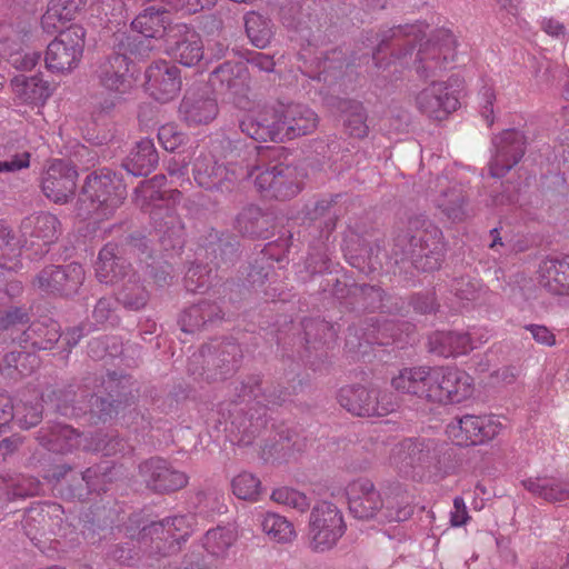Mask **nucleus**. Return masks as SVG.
Here are the masks:
<instances>
[{
  "instance_id": "nucleus-1",
  "label": "nucleus",
  "mask_w": 569,
  "mask_h": 569,
  "mask_svg": "<svg viewBox=\"0 0 569 569\" xmlns=\"http://www.w3.org/2000/svg\"><path fill=\"white\" fill-rule=\"evenodd\" d=\"M317 114L303 104H289L281 111L253 110L240 120L241 131L257 141H283L308 134L317 127Z\"/></svg>"
},
{
  "instance_id": "nucleus-2",
  "label": "nucleus",
  "mask_w": 569,
  "mask_h": 569,
  "mask_svg": "<svg viewBox=\"0 0 569 569\" xmlns=\"http://www.w3.org/2000/svg\"><path fill=\"white\" fill-rule=\"evenodd\" d=\"M425 24L409 26L405 28L406 43L421 42L426 36ZM456 57V38L448 29H438L432 38L420 43L415 56L417 72L423 77H432L451 68Z\"/></svg>"
},
{
  "instance_id": "nucleus-3",
  "label": "nucleus",
  "mask_w": 569,
  "mask_h": 569,
  "mask_svg": "<svg viewBox=\"0 0 569 569\" xmlns=\"http://www.w3.org/2000/svg\"><path fill=\"white\" fill-rule=\"evenodd\" d=\"M126 196V188L120 178L108 169L88 176L81 201L90 202L88 212L93 219L107 218L118 208Z\"/></svg>"
},
{
  "instance_id": "nucleus-4",
  "label": "nucleus",
  "mask_w": 569,
  "mask_h": 569,
  "mask_svg": "<svg viewBox=\"0 0 569 569\" xmlns=\"http://www.w3.org/2000/svg\"><path fill=\"white\" fill-rule=\"evenodd\" d=\"M428 386L427 399L439 403H458L473 393L471 376L456 368H430Z\"/></svg>"
},
{
  "instance_id": "nucleus-5",
  "label": "nucleus",
  "mask_w": 569,
  "mask_h": 569,
  "mask_svg": "<svg viewBox=\"0 0 569 569\" xmlns=\"http://www.w3.org/2000/svg\"><path fill=\"white\" fill-rule=\"evenodd\" d=\"M345 532L341 511L331 502H318L309 518V538L312 549L326 551L331 549Z\"/></svg>"
},
{
  "instance_id": "nucleus-6",
  "label": "nucleus",
  "mask_w": 569,
  "mask_h": 569,
  "mask_svg": "<svg viewBox=\"0 0 569 569\" xmlns=\"http://www.w3.org/2000/svg\"><path fill=\"white\" fill-rule=\"evenodd\" d=\"M83 29L71 26L60 31L58 37L48 44L44 61L53 72H69L78 66L83 51Z\"/></svg>"
},
{
  "instance_id": "nucleus-7",
  "label": "nucleus",
  "mask_w": 569,
  "mask_h": 569,
  "mask_svg": "<svg viewBox=\"0 0 569 569\" xmlns=\"http://www.w3.org/2000/svg\"><path fill=\"white\" fill-rule=\"evenodd\" d=\"M377 390L365 387H345L339 392V402L349 412L356 416L373 417L385 416L395 410V403L386 400Z\"/></svg>"
},
{
  "instance_id": "nucleus-8",
  "label": "nucleus",
  "mask_w": 569,
  "mask_h": 569,
  "mask_svg": "<svg viewBox=\"0 0 569 569\" xmlns=\"http://www.w3.org/2000/svg\"><path fill=\"white\" fill-rule=\"evenodd\" d=\"M417 109L437 120L446 118L459 107L455 90L443 81H432L415 96Z\"/></svg>"
},
{
  "instance_id": "nucleus-9",
  "label": "nucleus",
  "mask_w": 569,
  "mask_h": 569,
  "mask_svg": "<svg viewBox=\"0 0 569 569\" xmlns=\"http://www.w3.org/2000/svg\"><path fill=\"white\" fill-rule=\"evenodd\" d=\"M166 52L183 66L197 64L203 57L200 36L187 24L170 26L164 38Z\"/></svg>"
},
{
  "instance_id": "nucleus-10",
  "label": "nucleus",
  "mask_w": 569,
  "mask_h": 569,
  "mask_svg": "<svg viewBox=\"0 0 569 569\" xmlns=\"http://www.w3.org/2000/svg\"><path fill=\"white\" fill-rule=\"evenodd\" d=\"M350 512L359 519L378 518L382 520L385 497L376 489L369 479H358L346 488Z\"/></svg>"
},
{
  "instance_id": "nucleus-11",
  "label": "nucleus",
  "mask_w": 569,
  "mask_h": 569,
  "mask_svg": "<svg viewBox=\"0 0 569 569\" xmlns=\"http://www.w3.org/2000/svg\"><path fill=\"white\" fill-rule=\"evenodd\" d=\"M78 172L63 160H53L43 173L41 188L44 196L56 202H68L76 192Z\"/></svg>"
},
{
  "instance_id": "nucleus-12",
  "label": "nucleus",
  "mask_w": 569,
  "mask_h": 569,
  "mask_svg": "<svg viewBox=\"0 0 569 569\" xmlns=\"http://www.w3.org/2000/svg\"><path fill=\"white\" fill-rule=\"evenodd\" d=\"M526 139L519 130H506L493 139L495 151L489 161L491 177H503L525 152Z\"/></svg>"
},
{
  "instance_id": "nucleus-13",
  "label": "nucleus",
  "mask_w": 569,
  "mask_h": 569,
  "mask_svg": "<svg viewBox=\"0 0 569 569\" xmlns=\"http://www.w3.org/2000/svg\"><path fill=\"white\" fill-rule=\"evenodd\" d=\"M144 86L156 100L168 102L180 92V71L178 67L166 60L156 61L146 70Z\"/></svg>"
},
{
  "instance_id": "nucleus-14",
  "label": "nucleus",
  "mask_w": 569,
  "mask_h": 569,
  "mask_svg": "<svg viewBox=\"0 0 569 569\" xmlns=\"http://www.w3.org/2000/svg\"><path fill=\"white\" fill-rule=\"evenodd\" d=\"M133 73L127 57L121 53L101 62L97 70L101 86L116 94H123L133 87Z\"/></svg>"
},
{
  "instance_id": "nucleus-15",
  "label": "nucleus",
  "mask_w": 569,
  "mask_h": 569,
  "mask_svg": "<svg viewBox=\"0 0 569 569\" xmlns=\"http://www.w3.org/2000/svg\"><path fill=\"white\" fill-rule=\"evenodd\" d=\"M59 221L51 213L31 216L21 223L22 247H38L37 252L43 253L44 247L53 242L58 236Z\"/></svg>"
},
{
  "instance_id": "nucleus-16",
  "label": "nucleus",
  "mask_w": 569,
  "mask_h": 569,
  "mask_svg": "<svg viewBox=\"0 0 569 569\" xmlns=\"http://www.w3.org/2000/svg\"><path fill=\"white\" fill-rule=\"evenodd\" d=\"M140 472L147 485L156 491H173L187 485V476L170 469L162 459H151L140 466Z\"/></svg>"
},
{
  "instance_id": "nucleus-17",
  "label": "nucleus",
  "mask_w": 569,
  "mask_h": 569,
  "mask_svg": "<svg viewBox=\"0 0 569 569\" xmlns=\"http://www.w3.org/2000/svg\"><path fill=\"white\" fill-rule=\"evenodd\" d=\"M538 281L552 295L569 296V256L542 260L539 264Z\"/></svg>"
},
{
  "instance_id": "nucleus-18",
  "label": "nucleus",
  "mask_w": 569,
  "mask_h": 569,
  "mask_svg": "<svg viewBox=\"0 0 569 569\" xmlns=\"http://www.w3.org/2000/svg\"><path fill=\"white\" fill-rule=\"evenodd\" d=\"M292 173L289 167H273L257 174L254 183L260 191H268L278 199H288L300 191L299 183L291 179Z\"/></svg>"
},
{
  "instance_id": "nucleus-19",
  "label": "nucleus",
  "mask_w": 569,
  "mask_h": 569,
  "mask_svg": "<svg viewBox=\"0 0 569 569\" xmlns=\"http://www.w3.org/2000/svg\"><path fill=\"white\" fill-rule=\"evenodd\" d=\"M395 455L406 466L427 467L438 461V447L430 439H407L399 443Z\"/></svg>"
},
{
  "instance_id": "nucleus-20",
  "label": "nucleus",
  "mask_w": 569,
  "mask_h": 569,
  "mask_svg": "<svg viewBox=\"0 0 569 569\" xmlns=\"http://www.w3.org/2000/svg\"><path fill=\"white\" fill-rule=\"evenodd\" d=\"M16 99L23 104L41 107L51 96V89L47 81L38 76H17L11 81Z\"/></svg>"
},
{
  "instance_id": "nucleus-21",
  "label": "nucleus",
  "mask_w": 569,
  "mask_h": 569,
  "mask_svg": "<svg viewBox=\"0 0 569 569\" xmlns=\"http://www.w3.org/2000/svg\"><path fill=\"white\" fill-rule=\"evenodd\" d=\"M430 367L405 368L391 379L392 387L401 393L427 399Z\"/></svg>"
},
{
  "instance_id": "nucleus-22",
  "label": "nucleus",
  "mask_w": 569,
  "mask_h": 569,
  "mask_svg": "<svg viewBox=\"0 0 569 569\" xmlns=\"http://www.w3.org/2000/svg\"><path fill=\"white\" fill-rule=\"evenodd\" d=\"M413 512L412 497L400 485L389 487L385 493L383 521H405Z\"/></svg>"
},
{
  "instance_id": "nucleus-23",
  "label": "nucleus",
  "mask_w": 569,
  "mask_h": 569,
  "mask_svg": "<svg viewBox=\"0 0 569 569\" xmlns=\"http://www.w3.org/2000/svg\"><path fill=\"white\" fill-rule=\"evenodd\" d=\"M472 341L465 332H436L429 338L430 351L442 357L465 355L472 350Z\"/></svg>"
},
{
  "instance_id": "nucleus-24",
  "label": "nucleus",
  "mask_w": 569,
  "mask_h": 569,
  "mask_svg": "<svg viewBox=\"0 0 569 569\" xmlns=\"http://www.w3.org/2000/svg\"><path fill=\"white\" fill-rule=\"evenodd\" d=\"M180 113L189 124H204L218 114L214 99L209 97L186 96L180 106Z\"/></svg>"
},
{
  "instance_id": "nucleus-25",
  "label": "nucleus",
  "mask_w": 569,
  "mask_h": 569,
  "mask_svg": "<svg viewBox=\"0 0 569 569\" xmlns=\"http://www.w3.org/2000/svg\"><path fill=\"white\" fill-rule=\"evenodd\" d=\"M247 68L242 62H226L217 68L210 76V82L213 87L220 84L226 87L230 93L241 94L247 89Z\"/></svg>"
},
{
  "instance_id": "nucleus-26",
  "label": "nucleus",
  "mask_w": 569,
  "mask_h": 569,
  "mask_svg": "<svg viewBox=\"0 0 569 569\" xmlns=\"http://www.w3.org/2000/svg\"><path fill=\"white\" fill-rule=\"evenodd\" d=\"M158 163V153L150 139H142L128 157L124 168L132 176H146Z\"/></svg>"
},
{
  "instance_id": "nucleus-27",
  "label": "nucleus",
  "mask_w": 569,
  "mask_h": 569,
  "mask_svg": "<svg viewBox=\"0 0 569 569\" xmlns=\"http://www.w3.org/2000/svg\"><path fill=\"white\" fill-rule=\"evenodd\" d=\"M531 493L550 502L569 500V481L549 478H528L522 482Z\"/></svg>"
},
{
  "instance_id": "nucleus-28",
  "label": "nucleus",
  "mask_w": 569,
  "mask_h": 569,
  "mask_svg": "<svg viewBox=\"0 0 569 569\" xmlns=\"http://www.w3.org/2000/svg\"><path fill=\"white\" fill-rule=\"evenodd\" d=\"M77 10L76 0H52L41 19L43 30L49 33L62 31L66 23L74 19Z\"/></svg>"
},
{
  "instance_id": "nucleus-29",
  "label": "nucleus",
  "mask_w": 569,
  "mask_h": 569,
  "mask_svg": "<svg viewBox=\"0 0 569 569\" xmlns=\"http://www.w3.org/2000/svg\"><path fill=\"white\" fill-rule=\"evenodd\" d=\"M469 446L482 445L496 438L502 430V423L496 416L467 415Z\"/></svg>"
},
{
  "instance_id": "nucleus-30",
  "label": "nucleus",
  "mask_w": 569,
  "mask_h": 569,
  "mask_svg": "<svg viewBox=\"0 0 569 569\" xmlns=\"http://www.w3.org/2000/svg\"><path fill=\"white\" fill-rule=\"evenodd\" d=\"M167 21L168 14L166 11L150 7L137 16L131 26L134 31L140 33L146 41H148L149 38L157 39L162 34L166 36L168 30L166 27Z\"/></svg>"
},
{
  "instance_id": "nucleus-31",
  "label": "nucleus",
  "mask_w": 569,
  "mask_h": 569,
  "mask_svg": "<svg viewBox=\"0 0 569 569\" xmlns=\"http://www.w3.org/2000/svg\"><path fill=\"white\" fill-rule=\"evenodd\" d=\"M193 516H178L151 526V531L170 545H179L192 532Z\"/></svg>"
},
{
  "instance_id": "nucleus-32",
  "label": "nucleus",
  "mask_w": 569,
  "mask_h": 569,
  "mask_svg": "<svg viewBox=\"0 0 569 569\" xmlns=\"http://www.w3.org/2000/svg\"><path fill=\"white\" fill-rule=\"evenodd\" d=\"M127 274L124 262L117 258L116 248L107 244L99 253L97 277L99 281L113 283Z\"/></svg>"
},
{
  "instance_id": "nucleus-33",
  "label": "nucleus",
  "mask_w": 569,
  "mask_h": 569,
  "mask_svg": "<svg viewBox=\"0 0 569 569\" xmlns=\"http://www.w3.org/2000/svg\"><path fill=\"white\" fill-rule=\"evenodd\" d=\"M261 527L269 539L278 543L292 542L297 537L292 522L276 512H267L263 515Z\"/></svg>"
},
{
  "instance_id": "nucleus-34",
  "label": "nucleus",
  "mask_w": 569,
  "mask_h": 569,
  "mask_svg": "<svg viewBox=\"0 0 569 569\" xmlns=\"http://www.w3.org/2000/svg\"><path fill=\"white\" fill-rule=\"evenodd\" d=\"M193 174L198 184L207 189L217 187L221 180L228 179L227 169L211 158L197 159Z\"/></svg>"
},
{
  "instance_id": "nucleus-35",
  "label": "nucleus",
  "mask_w": 569,
  "mask_h": 569,
  "mask_svg": "<svg viewBox=\"0 0 569 569\" xmlns=\"http://www.w3.org/2000/svg\"><path fill=\"white\" fill-rule=\"evenodd\" d=\"M42 441L49 450L66 452L81 447L83 438L69 426H59L51 431L48 438L42 437Z\"/></svg>"
},
{
  "instance_id": "nucleus-36",
  "label": "nucleus",
  "mask_w": 569,
  "mask_h": 569,
  "mask_svg": "<svg viewBox=\"0 0 569 569\" xmlns=\"http://www.w3.org/2000/svg\"><path fill=\"white\" fill-rule=\"evenodd\" d=\"M232 492L242 500L258 501L262 492L260 479L251 472H240L231 482Z\"/></svg>"
},
{
  "instance_id": "nucleus-37",
  "label": "nucleus",
  "mask_w": 569,
  "mask_h": 569,
  "mask_svg": "<svg viewBox=\"0 0 569 569\" xmlns=\"http://www.w3.org/2000/svg\"><path fill=\"white\" fill-rule=\"evenodd\" d=\"M246 31L251 42L258 48H264L271 40L272 31L269 21L262 16L250 12L244 18Z\"/></svg>"
},
{
  "instance_id": "nucleus-38",
  "label": "nucleus",
  "mask_w": 569,
  "mask_h": 569,
  "mask_svg": "<svg viewBox=\"0 0 569 569\" xmlns=\"http://www.w3.org/2000/svg\"><path fill=\"white\" fill-rule=\"evenodd\" d=\"M236 531L232 527H219L208 530L204 537L203 547L213 556H221L234 542Z\"/></svg>"
},
{
  "instance_id": "nucleus-39",
  "label": "nucleus",
  "mask_w": 569,
  "mask_h": 569,
  "mask_svg": "<svg viewBox=\"0 0 569 569\" xmlns=\"http://www.w3.org/2000/svg\"><path fill=\"white\" fill-rule=\"evenodd\" d=\"M271 499L299 512H305L310 506V501L303 492L289 487L274 489Z\"/></svg>"
},
{
  "instance_id": "nucleus-40",
  "label": "nucleus",
  "mask_w": 569,
  "mask_h": 569,
  "mask_svg": "<svg viewBox=\"0 0 569 569\" xmlns=\"http://www.w3.org/2000/svg\"><path fill=\"white\" fill-rule=\"evenodd\" d=\"M345 124L348 132L353 137H365L368 127L366 124V113L362 104L359 102H349L345 109Z\"/></svg>"
},
{
  "instance_id": "nucleus-41",
  "label": "nucleus",
  "mask_w": 569,
  "mask_h": 569,
  "mask_svg": "<svg viewBox=\"0 0 569 569\" xmlns=\"http://www.w3.org/2000/svg\"><path fill=\"white\" fill-rule=\"evenodd\" d=\"M67 266L49 267L44 269L38 277L39 286L46 290L60 291L67 295Z\"/></svg>"
},
{
  "instance_id": "nucleus-42",
  "label": "nucleus",
  "mask_w": 569,
  "mask_h": 569,
  "mask_svg": "<svg viewBox=\"0 0 569 569\" xmlns=\"http://www.w3.org/2000/svg\"><path fill=\"white\" fill-rule=\"evenodd\" d=\"M30 166V153L26 150L14 153L0 150V173H11Z\"/></svg>"
},
{
  "instance_id": "nucleus-43",
  "label": "nucleus",
  "mask_w": 569,
  "mask_h": 569,
  "mask_svg": "<svg viewBox=\"0 0 569 569\" xmlns=\"http://www.w3.org/2000/svg\"><path fill=\"white\" fill-rule=\"evenodd\" d=\"M479 89V98L481 104V116L486 119L488 124L493 122V101L496 99L493 84L491 80L482 79Z\"/></svg>"
},
{
  "instance_id": "nucleus-44",
  "label": "nucleus",
  "mask_w": 569,
  "mask_h": 569,
  "mask_svg": "<svg viewBox=\"0 0 569 569\" xmlns=\"http://www.w3.org/2000/svg\"><path fill=\"white\" fill-rule=\"evenodd\" d=\"M158 139L167 151H174L183 141V134L173 123H167L159 129Z\"/></svg>"
},
{
  "instance_id": "nucleus-45",
  "label": "nucleus",
  "mask_w": 569,
  "mask_h": 569,
  "mask_svg": "<svg viewBox=\"0 0 569 569\" xmlns=\"http://www.w3.org/2000/svg\"><path fill=\"white\" fill-rule=\"evenodd\" d=\"M9 62L18 70H31L40 60V53L29 49L11 52Z\"/></svg>"
},
{
  "instance_id": "nucleus-46",
  "label": "nucleus",
  "mask_w": 569,
  "mask_h": 569,
  "mask_svg": "<svg viewBox=\"0 0 569 569\" xmlns=\"http://www.w3.org/2000/svg\"><path fill=\"white\" fill-rule=\"evenodd\" d=\"M118 301L130 309H140L147 302V293L143 288L134 283L132 288H126L119 293Z\"/></svg>"
},
{
  "instance_id": "nucleus-47",
  "label": "nucleus",
  "mask_w": 569,
  "mask_h": 569,
  "mask_svg": "<svg viewBox=\"0 0 569 569\" xmlns=\"http://www.w3.org/2000/svg\"><path fill=\"white\" fill-rule=\"evenodd\" d=\"M467 425V415L452 420L446 429L449 439L458 446H469Z\"/></svg>"
},
{
  "instance_id": "nucleus-48",
  "label": "nucleus",
  "mask_w": 569,
  "mask_h": 569,
  "mask_svg": "<svg viewBox=\"0 0 569 569\" xmlns=\"http://www.w3.org/2000/svg\"><path fill=\"white\" fill-rule=\"evenodd\" d=\"M42 408L40 406H32L23 408H18L16 412V417L23 428H31L36 426L41 419Z\"/></svg>"
},
{
  "instance_id": "nucleus-49",
  "label": "nucleus",
  "mask_w": 569,
  "mask_h": 569,
  "mask_svg": "<svg viewBox=\"0 0 569 569\" xmlns=\"http://www.w3.org/2000/svg\"><path fill=\"white\" fill-rule=\"evenodd\" d=\"M84 279V271L81 264L70 263L67 266V295L76 292Z\"/></svg>"
},
{
  "instance_id": "nucleus-50",
  "label": "nucleus",
  "mask_w": 569,
  "mask_h": 569,
  "mask_svg": "<svg viewBox=\"0 0 569 569\" xmlns=\"http://www.w3.org/2000/svg\"><path fill=\"white\" fill-rule=\"evenodd\" d=\"M536 342L551 347L556 343V337L550 329L541 325H529L526 327Z\"/></svg>"
},
{
  "instance_id": "nucleus-51",
  "label": "nucleus",
  "mask_w": 569,
  "mask_h": 569,
  "mask_svg": "<svg viewBox=\"0 0 569 569\" xmlns=\"http://www.w3.org/2000/svg\"><path fill=\"white\" fill-rule=\"evenodd\" d=\"M168 2L172 9L184 10L191 13L211 7L214 0H168Z\"/></svg>"
},
{
  "instance_id": "nucleus-52",
  "label": "nucleus",
  "mask_w": 569,
  "mask_h": 569,
  "mask_svg": "<svg viewBox=\"0 0 569 569\" xmlns=\"http://www.w3.org/2000/svg\"><path fill=\"white\" fill-rule=\"evenodd\" d=\"M469 519L465 500L461 497H456L453 500V510L450 512V522L453 527L465 525Z\"/></svg>"
},
{
  "instance_id": "nucleus-53",
  "label": "nucleus",
  "mask_w": 569,
  "mask_h": 569,
  "mask_svg": "<svg viewBox=\"0 0 569 569\" xmlns=\"http://www.w3.org/2000/svg\"><path fill=\"white\" fill-rule=\"evenodd\" d=\"M541 28L547 34H549L556 39H559V40L568 39V34H567L565 26L561 22H559L558 20L543 19L541 21Z\"/></svg>"
},
{
  "instance_id": "nucleus-54",
  "label": "nucleus",
  "mask_w": 569,
  "mask_h": 569,
  "mask_svg": "<svg viewBox=\"0 0 569 569\" xmlns=\"http://www.w3.org/2000/svg\"><path fill=\"white\" fill-rule=\"evenodd\" d=\"M13 417L11 399L6 395H0V433L7 428Z\"/></svg>"
},
{
  "instance_id": "nucleus-55",
  "label": "nucleus",
  "mask_w": 569,
  "mask_h": 569,
  "mask_svg": "<svg viewBox=\"0 0 569 569\" xmlns=\"http://www.w3.org/2000/svg\"><path fill=\"white\" fill-rule=\"evenodd\" d=\"M248 64L251 69L270 72L273 70L274 61L270 56L258 52L250 57Z\"/></svg>"
},
{
  "instance_id": "nucleus-56",
  "label": "nucleus",
  "mask_w": 569,
  "mask_h": 569,
  "mask_svg": "<svg viewBox=\"0 0 569 569\" xmlns=\"http://www.w3.org/2000/svg\"><path fill=\"white\" fill-rule=\"evenodd\" d=\"M465 335L471 338L473 345L472 349H475L486 343L492 337V331L486 327H475L469 331L465 332Z\"/></svg>"
},
{
  "instance_id": "nucleus-57",
  "label": "nucleus",
  "mask_w": 569,
  "mask_h": 569,
  "mask_svg": "<svg viewBox=\"0 0 569 569\" xmlns=\"http://www.w3.org/2000/svg\"><path fill=\"white\" fill-rule=\"evenodd\" d=\"M201 308L200 307H192L188 311L184 312L182 317V323H183V330L190 331L191 329H188L187 326L193 328L198 327L201 323H203L204 317L203 315H200Z\"/></svg>"
},
{
  "instance_id": "nucleus-58",
  "label": "nucleus",
  "mask_w": 569,
  "mask_h": 569,
  "mask_svg": "<svg viewBox=\"0 0 569 569\" xmlns=\"http://www.w3.org/2000/svg\"><path fill=\"white\" fill-rule=\"evenodd\" d=\"M113 302L110 299H100L93 310V317L98 323H104L109 320Z\"/></svg>"
},
{
  "instance_id": "nucleus-59",
  "label": "nucleus",
  "mask_w": 569,
  "mask_h": 569,
  "mask_svg": "<svg viewBox=\"0 0 569 569\" xmlns=\"http://www.w3.org/2000/svg\"><path fill=\"white\" fill-rule=\"evenodd\" d=\"M558 139L562 146L567 148L569 153V108L566 107L561 113V128Z\"/></svg>"
},
{
  "instance_id": "nucleus-60",
  "label": "nucleus",
  "mask_w": 569,
  "mask_h": 569,
  "mask_svg": "<svg viewBox=\"0 0 569 569\" xmlns=\"http://www.w3.org/2000/svg\"><path fill=\"white\" fill-rule=\"evenodd\" d=\"M466 286L467 289H463L462 287L456 288L458 298L462 301H476L479 298L476 284L468 282Z\"/></svg>"
},
{
  "instance_id": "nucleus-61",
  "label": "nucleus",
  "mask_w": 569,
  "mask_h": 569,
  "mask_svg": "<svg viewBox=\"0 0 569 569\" xmlns=\"http://www.w3.org/2000/svg\"><path fill=\"white\" fill-rule=\"evenodd\" d=\"M159 178H154L152 180L144 181L143 183H141V186L136 190L137 196H142L143 198L149 197L150 199H154L156 184Z\"/></svg>"
},
{
  "instance_id": "nucleus-62",
  "label": "nucleus",
  "mask_w": 569,
  "mask_h": 569,
  "mask_svg": "<svg viewBox=\"0 0 569 569\" xmlns=\"http://www.w3.org/2000/svg\"><path fill=\"white\" fill-rule=\"evenodd\" d=\"M24 315L18 309L7 312L6 317L2 319L3 327L7 328L9 325L21 321Z\"/></svg>"
},
{
  "instance_id": "nucleus-63",
  "label": "nucleus",
  "mask_w": 569,
  "mask_h": 569,
  "mask_svg": "<svg viewBox=\"0 0 569 569\" xmlns=\"http://www.w3.org/2000/svg\"><path fill=\"white\" fill-rule=\"evenodd\" d=\"M498 3L509 13L516 14L518 12L520 0H498Z\"/></svg>"
},
{
  "instance_id": "nucleus-64",
  "label": "nucleus",
  "mask_w": 569,
  "mask_h": 569,
  "mask_svg": "<svg viewBox=\"0 0 569 569\" xmlns=\"http://www.w3.org/2000/svg\"><path fill=\"white\" fill-rule=\"evenodd\" d=\"M412 53L413 52H412V48H411L410 50H406L403 53L398 54L397 57H395V59L397 61H399V63L401 66H407V64H409V62H410V60L412 58Z\"/></svg>"
}]
</instances>
